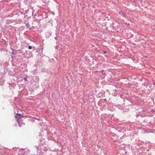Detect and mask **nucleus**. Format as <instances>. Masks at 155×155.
<instances>
[{
    "label": "nucleus",
    "instance_id": "obj_3",
    "mask_svg": "<svg viewBox=\"0 0 155 155\" xmlns=\"http://www.w3.org/2000/svg\"><path fill=\"white\" fill-rule=\"evenodd\" d=\"M4 84V81L2 79H0V85H2Z\"/></svg>",
    "mask_w": 155,
    "mask_h": 155
},
{
    "label": "nucleus",
    "instance_id": "obj_5",
    "mask_svg": "<svg viewBox=\"0 0 155 155\" xmlns=\"http://www.w3.org/2000/svg\"><path fill=\"white\" fill-rule=\"evenodd\" d=\"M151 112L153 113H154L155 112V110L153 109H152L151 110Z\"/></svg>",
    "mask_w": 155,
    "mask_h": 155
},
{
    "label": "nucleus",
    "instance_id": "obj_13",
    "mask_svg": "<svg viewBox=\"0 0 155 155\" xmlns=\"http://www.w3.org/2000/svg\"><path fill=\"white\" fill-rule=\"evenodd\" d=\"M36 155H38V154H36Z\"/></svg>",
    "mask_w": 155,
    "mask_h": 155
},
{
    "label": "nucleus",
    "instance_id": "obj_12",
    "mask_svg": "<svg viewBox=\"0 0 155 155\" xmlns=\"http://www.w3.org/2000/svg\"><path fill=\"white\" fill-rule=\"evenodd\" d=\"M104 100H105V101H107V100H106V99H104Z\"/></svg>",
    "mask_w": 155,
    "mask_h": 155
},
{
    "label": "nucleus",
    "instance_id": "obj_11",
    "mask_svg": "<svg viewBox=\"0 0 155 155\" xmlns=\"http://www.w3.org/2000/svg\"><path fill=\"white\" fill-rule=\"evenodd\" d=\"M36 149H37V150H39V148H38V147H36Z\"/></svg>",
    "mask_w": 155,
    "mask_h": 155
},
{
    "label": "nucleus",
    "instance_id": "obj_4",
    "mask_svg": "<svg viewBox=\"0 0 155 155\" xmlns=\"http://www.w3.org/2000/svg\"><path fill=\"white\" fill-rule=\"evenodd\" d=\"M26 25L27 28H29L30 27V25L28 23L26 24Z\"/></svg>",
    "mask_w": 155,
    "mask_h": 155
},
{
    "label": "nucleus",
    "instance_id": "obj_2",
    "mask_svg": "<svg viewBox=\"0 0 155 155\" xmlns=\"http://www.w3.org/2000/svg\"><path fill=\"white\" fill-rule=\"evenodd\" d=\"M119 14H120V15L121 16H122L124 17V15H125V13H124L121 10L120 12H119Z\"/></svg>",
    "mask_w": 155,
    "mask_h": 155
},
{
    "label": "nucleus",
    "instance_id": "obj_10",
    "mask_svg": "<svg viewBox=\"0 0 155 155\" xmlns=\"http://www.w3.org/2000/svg\"><path fill=\"white\" fill-rule=\"evenodd\" d=\"M15 51L14 50H12V54H14V51Z\"/></svg>",
    "mask_w": 155,
    "mask_h": 155
},
{
    "label": "nucleus",
    "instance_id": "obj_6",
    "mask_svg": "<svg viewBox=\"0 0 155 155\" xmlns=\"http://www.w3.org/2000/svg\"><path fill=\"white\" fill-rule=\"evenodd\" d=\"M32 47L31 46H29L28 47V48L29 49H31L32 48Z\"/></svg>",
    "mask_w": 155,
    "mask_h": 155
},
{
    "label": "nucleus",
    "instance_id": "obj_8",
    "mask_svg": "<svg viewBox=\"0 0 155 155\" xmlns=\"http://www.w3.org/2000/svg\"><path fill=\"white\" fill-rule=\"evenodd\" d=\"M103 53H104V54H106V51H103Z\"/></svg>",
    "mask_w": 155,
    "mask_h": 155
},
{
    "label": "nucleus",
    "instance_id": "obj_7",
    "mask_svg": "<svg viewBox=\"0 0 155 155\" xmlns=\"http://www.w3.org/2000/svg\"><path fill=\"white\" fill-rule=\"evenodd\" d=\"M24 80L25 81H27V78H24Z\"/></svg>",
    "mask_w": 155,
    "mask_h": 155
},
{
    "label": "nucleus",
    "instance_id": "obj_1",
    "mask_svg": "<svg viewBox=\"0 0 155 155\" xmlns=\"http://www.w3.org/2000/svg\"><path fill=\"white\" fill-rule=\"evenodd\" d=\"M22 115L20 114H16L15 116V117L17 120H19L21 119V117H22Z\"/></svg>",
    "mask_w": 155,
    "mask_h": 155
},
{
    "label": "nucleus",
    "instance_id": "obj_9",
    "mask_svg": "<svg viewBox=\"0 0 155 155\" xmlns=\"http://www.w3.org/2000/svg\"><path fill=\"white\" fill-rule=\"evenodd\" d=\"M104 71V70H102L101 72L102 73Z\"/></svg>",
    "mask_w": 155,
    "mask_h": 155
}]
</instances>
